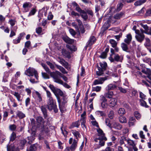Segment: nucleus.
Masks as SVG:
<instances>
[{"instance_id": "nucleus-27", "label": "nucleus", "mask_w": 151, "mask_h": 151, "mask_svg": "<svg viewBox=\"0 0 151 151\" xmlns=\"http://www.w3.org/2000/svg\"><path fill=\"white\" fill-rule=\"evenodd\" d=\"M63 39L66 43L70 44H73L74 41L73 39H71L68 37H64Z\"/></svg>"}, {"instance_id": "nucleus-48", "label": "nucleus", "mask_w": 151, "mask_h": 151, "mask_svg": "<svg viewBox=\"0 0 151 151\" xmlns=\"http://www.w3.org/2000/svg\"><path fill=\"white\" fill-rule=\"evenodd\" d=\"M119 121L120 122L122 123H126L127 122L126 118L124 116H121L119 117Z\"/></svg>"}, {"instance_id": "nucleus-2", "label": "nucleus", "mask_w": 151, "mask_h": 151, "mask_svg": "<svg viewBox=\"0 0 151 151\" xmlns=\"http://www.w3.org/2000/svg\"><path fill=\"white\" fill-rule=\"evenodd\" d=\"M49 87L56 97L57 100L59 101V100H58L60 97L59 96H62L63 95V93L62 91L60 89L56 88L52 84H50Z\"/></svg>"}, {"instance_id": "nucleus-25", "label": "nucleus", "mask_w": 151, "mask_h": 151, "mask_svg": "<svg viewBox=\"0 0 151 151\" xmlns=\"http://www.w3.org/2000/svg\"><path fill=\"white\" fill-rule=\"evenodd\" d=\"M127 37L124 39V42L128 45L129 44L132 40L131 35L129 34L127 35Z\"/></svg>"}, {"instance_id": "nucleus-5", "label": "nucleus", "mask_w": 151, "mask_h": 151, "mask_svg": "<svg viewBox=\"0 0 151 151\" xmlns=\"http://www.w3.org/2000/svg\"><path fill=\"white\" fill-rule=\"evenodd\" d=\"M24 73L25 75L30 76H32L34 75H35V77L37 79H38V75L37 72L34 69L29 67L25 72Z\"/></svg>"}, {"instance_id": "nucleus-21", "label": "nucleus", "mask_w": 151, "mask_h": 151, "mask_svg": "<svg viewBox=\"0 0 151 151\" xmlns=\"http://www.w3.org/2000/svg\"><path fill=\"white\" fill-rule=\"evenodd\" d=\"M136 120L134 117L130 116L129 118L128 124L129 127L133 126L135 125V122Z\"/></svg>"}, {"instance_id": "nucleus-44", "label": "nucleus", "mask_w": 151, "mask_h": 151, "mask_svg": "<svg viewBox=\"0 0 151 151\" xmlns=\"http://www.w3.org/2000/svg\"><path fill=\"white\" fill-rule=\"evenodd\" d=\"M109 42L113 47H115L117 45V42L113 39H110L109 40Z\"/></svg>"}, {"instance_id": "nucleus-7", "label": "nucleus", "mask_w": 151, "mask_h": 151, "mask_svg": "<svg viewBox=\"0 0 151 151\" xmlns=\"http://www.w3.org/2000/svg\"><path fill=\"white\" fill-rule=\"evenodd\" d=\"M97 131L98 132L97 136L98 137L94 139L95 142H97L98 139H103L105 140H107V139L105 137V134L102 129L100 128H99L97 129Z\"/></svg>"}, {"instance_id": "nucleus-17", "label": "nucleus", "mask_w": 151, "mask_h": 151, "mask_svg": "<svg viewBox=\"0 0 151 151\" xmlns=\"http://www.w3.org/2000/svg\"><path fill=\"white\" fill-rule=\"evenodd\" d=\"M55 80L56 83L63 85L64 87L67 88H70V86L69 85L66 83H64L61 79H59L58 78H56Z\"/></svg>"}, {"instance_id": "nucleus-55", "label": "nucleus", "mask_w": 151, "mask_h": 151, "mask_svg": "<svg viewBox=\"0 0 151 151\" xmlns=\"http://www.w3.org/2000/svg\"><path fill=\"white\" fill-rule=\"evenodd\" d=\"M134 115L137 119H139L141 117V115L137 111H135L134 113Z\"/></svg>"}, {"instance_id": "nucleus-47", "label": "nucleus", "mask_w": 151, "mask_h": 151, "mask_svg": "<svg viewBox=\"0 0 151 151\" xmlns=\"http://www.w3.org/2000/svg\"><path fill=\"white\" fill-rule=\"evenodd\" d=\"M36 149V145L35 144L31 145L29 148L27 149V151H34Z\"/></svg>"}, {"instance_id": "nucleus-50", "label": "nucleus", "mask_w": 151, "mask_h": 151, "mask_svg": "<svg viewBox=\"0 0 151 151\" xmlns=\"http://www.w3.org/2000/svg\"><path fill=\"white\" fill-rule=\"evenodd\" d=\"M96 114L98 116H104L105 114L103 111H97L96 112Z\"/></svg>"}, {"instance_id": "nucleus-56", "label": "nucleus", "mask_w": 151, "mask_h": 151, "mask_svg": "<svg viewBox=\"0 0 151 151\" xmlns=\"http://www.w3.org/2000/svg\"><path fill=\"white\" fill-rule=\"evenodd\" d=\"M114 112L113 110L110 111L108 114V117L111 119H113L114 117Z\"/></svg>"}, {"instance_id": "nucleus-39", "label": "nucleus", "mask_w": 151, "mask_h": 151, "mask_svg": "<svg viewBox=\"0 0 151 151\" xmlns=\"http://www.w3.org/2000/svg\"><path fill=\"white\" fill-rule=\"evenodd\" d=\"M46 95L48 98L47 101L54 100L52 96V94L49 91H46Z\"/></svg>"}, {"instance_id": "nucleus-52", "label": "nucleus", "mask_w": 151, "mask_h": 151, "mask_svg": "<svg viewBox=\"0 0 151 151\" xmlns=\"http://www.w3.org/2000/svg\"><path fill=\"white\" fill-rule=\"evenodd\" d=\"M16 137V133L14 132H13L11 134L10 137V141L12 142L15 139Z\"/></svg>"}, {"instance_id": "nucleus-63", "label": "nucleus", "mask_w": 151, "mask_h": 151, "mask_svg": "<svg viewBox=\"0 0 151 151\" xmlns=\"http://www.w3.org/2000/svg\"><path fill=\"white\" fill-rule=\"evenodd\" d=\"M36 12V10L35 8H33L29 12L28 16H30L35 14Z\"/></svg>"}, {"instance_id": "nucleus-30", "label": "nucleus", "mask_w": 151, "mask_h": 151, "mask_svg": "<svg viewBox=\"0 0 151 151\" xmlns=\"http://www.w3.org/2000/svg\"><path fill=\"white\" fill-rule=\"evenodd\" d=\"M56 68L59 70L63 74H66L68 72L66 71L65 68L63 67L58 65H55Z\"/></svg>"}, {"instance_id": "nucleus-23", "label": "nucleus", "mask_w": 151, "mask_h": 151, "mask_svg": "<svg viewBox=\"0 0 151 151\" xmlns=\"http://www.w3.org/2000/svg\"><path fill=\"white\" fill-rule=\"evenodd\" d=\"M116 19H114V16L113 17H110L108 19L110 23L114 24L115 25H118L119 24V22Z\"/></svg>"}, {"instance_id": "nucleus-29", "label": "nucleus", "mask_w": 151, "mask_h": 151, "mask_svg": "<svg viewBox=\"0 0 151 151\" xmlns=\"http://www.w3.org/2000/svg\"><path fill=\"white\" fill-rule=\"evenodd\" d=\"M80 125V120H78L77 121L73 122L71 125L69 127V128L71 129L74 127H78Z\"/></svg>"}, {"instance_id": "nucleus-15", "label": "nucleus", "mask_w": 151, "mask_h": 151, "mask_svg": "<svg viewBox=\"0 0 151 151\" xmlns=\"http://www.w3.org/2000/svg\"><path fill=\"white\" fill-rule=\"evenodd\" d=\"M32 6L31 3L29 2H26L23 5V7L24 9L23 11L24 12H28Z\"/></svg>"}, {"instance_id": "nucleus-18", "label": "nucleus", "mask_w": 151, "mask_h": 151, "mask_svg": "<svg viewBox=\"0 0 151 151\" xmlns=\"http://www.w3.org/2000/svg\"><path fill=\"white\" fill-rule=\"evenodd\" d=\"M96 40V38L94 36H91L87 43L86 46L89 47L91 46L95 42Z\"/></svg>"}, {"instance_id": "nucleus-11", "label": "nucleus", "mask_w": 151, "mask_h": 151, "mask_svg": "<svg viewBox=\"0 0 151 151\" xmlns=\"http://www.w3.org/2000/svg\"><path fill=\"white\" fill-rule=\"evenodd\" d=\"M36 119L37 124L39 127H41L44 125L45 121L42 117L40 116H37Z\"/></svg>"}, {"instance_id": "nucleus-9", "label": "nucleus", "mask_w": 151, "mask_h": 151, "mask_svg": "<svg viewBox=\"0 0 151 151\" xmlns=\"http://www.w3.org/2000/svg\"><path fill=\"white\" fill-rule=\"evenodd\" d=\"M135 38L138 41L142 42L144 40L145 36L143 32H140L139 30L136 31Z\"/></svg>"}, {"instance_id": "nucleus-12", "label": "nucleus", "mask_w": 151, "mask_h": 151, "mask_svg": "<svg viewBox=\"0 0 151 151\" xmlns=\"http://www.w3.org/2000/svg\"><path fill=\"white\" fill-rule=\"evenodd\" d=\"M77 147V141L74 140L73 142L70 147H67L64 150V151H74Z\"/></svg>"}, {"instance_id": "nucleus-1", "label": "nucleus", "mask_w": 151, "mask_h": 151, "mask_svg": "<svg viewBox=\"0 0 151 151\" xmlns=\"http://www.w3.org/2000/svg\"><path fill=\"white\" fill-rule=\"evenodd\" d=\"M62 99H61L60 98H59V101H58L59 104V107L61 112L63 113L65 110L66 107V104L67 102V98L64 96L63 95Z\"/></svg>"}, {"instance_id": "nucleus-6", "label": "nucleus", "mask_w": 151, "mask_h": 151, "mask_svg": "<svg viewBox=\"0 0 151 151\" xmlns=\"http://www.w3.org/2000/svg\"><path fill=\"white\" fill-rule=\"evenodd\" d=\"M74 137L76 138V139H73L72 138H70L69 140V143L70 144H72L74 142V140H75L77 141V143L78 140V138H80L81 135L79 132L76 130H72L71 131Z\"/></svg>"}, {"instance_id": "nucleus-59", "label": "nucleus", "mask_w": 151, "mask_h": 151, "mask_svg": "<svg viewBox=\"0 0 151 151\" xmlns=\"http://www.w3.org/2000/svg\"><path fill=\"white\" fill-rule=\"evenodd\" d=\"M139 97L141 99H143L145 100L146 99V96L141 92H139Z\"/></svg>"}, {"instance_id": "nucleus-46", "label": "nucleus", "mask_w": 151, "mask_h": 151, "mask_svg": "<svg viewBox=\"0 0 151 151\" xmlns=\"http://www.w3.org/2000/svg\"><path fill=\"white\" fill-rule=\"evenodd\" d=\"M127 137L124 136H122L121 137V139L119 141V143L121 145H122L124 143V141H126L127 139Z\"/></svg>"}, {"instance_id": "nucleus-13", "label": "nucleus", "mask_w": 151, "mask_h": 151, "mask_svg": "<svg viewBox=\"0 0 151 151\" xmlns=\"http://www.w3.org/2000/svg\"><path fill=\"white\" fill-rule=\"evenodd\" d=\"M41 109L42 112L43 116L45 119H47V122H49V120H50L52 119V118L49 117L47 118L48 115L47 114V111L46 108L45 106H42L41 107Z\"/></svg>"}, {"instance_id": "nucleus-20", "label": "nucleus", "mask_w": 151, "mask_h": 151, "mask_svg": "<svg viewBox=\"0 0 151 151\" xmlns=\"http://www.w3.org/2000/svg\"><path fill=\"white\" fill-rule=\"evenodd\" d=\"M111 127V129L114 128L118 130L121 129L122 128L121 124L116 122H114L112 123Z\"/></svg>"}, {"instance_id": "nucleus-22", "label": "nucleus", "mask_w": 151, "mask_h": 151, "mask_svg": "<svg viewBox=\"0 0 151 151\" xmlns=\"http://www.w3.org/2000/svg\"><path fill=\"white\" fill-rule=\"evenodd\" d=\"M61 53L62 55L65 57L68 58H70L71 57L70 52L67 51L65 49H63L62 50Z\"/></svg>"}, {"instance_id": "nucleus-45", "label": "nucleus", "mask_w": 151, "mask_h": 151, "mask_svg": "<svg viewBox=\"0 0 151 151\" xmlns=\"http://www.w3.org/2000/svg\"><path fill=\"white\" fill-rule=\"evenodd\" d=\"M121 46L123 50L127 51L128 50V46L127 44L124 43H122L121 44Z\"/></svg>"}, {"instance_id": "nucleus-8", "label": "nucleus", "mask_w": 151, "mask_h": 151, "mask_svg": "<svg viewBox=\"0 0 151 151\" xmlns=\"http://www.w3.org/2000/svg\"><path fill=\"white\" fill-rule=\"evenodd\" d=\"M123 56L122 55H119L117 54H114V55L113 57H109V59L111 62H113L114 61L117 62H122L123 60Z\"/></svg>"}, {"instance_id": "nucleus-10", "label": "nucleus", "mask_w": 151, "mask_h": 151, "mask_svg": "<svg viewBox=\"0 0 151 151\" xmlns=\"http://www.w3.org/2000/svg\"><path fill=\"white\" fill-rule=\"evenodd\" d=\"M61 75V73L58 71H56L55 72L50 73V76L53 78L54 81L55 82V79L56 78L61 79L60 76Z\"/></svg>"}, {"instance_id": "nucleus-26", "label": "nucleus", "mask_w": 151, "mask_h": 151, "mask_svg": "<svg viewBox=\"0 0 151 151\" xmlns=\"http://www.w3.org/2000/svg\"><path fill=\"white\" fill-rule=\"evenodd\" d=\"M60 129L61 131V133L65 138L67 137L68 133L67 131V128L66 127H63L62 126L60 127Z\"/></svg>"}, {"instance_id": "nucleus-19", "label": "nucleus", "mask_w": 151, "mask_h": 151, "mask_svg": "<svg viewBox=\"0 0 151 151\" xmlns=\"http://www.w3.org/2000/svg\"><path fill=\"white\" fill-rule=\"evenodd\" d=\"M109 102V104L110 106V107H114L116 104L117 100L115 98H112L110 99Z\"/></svg>"}, {"instance_id": "nucleus-24", "label": "nucleus", "mask_w": 151, "mask_h": 151, "mask_svg": "<svg viewBox=\"0 0 151 151\" xmlns=\"http://www.w3.org/2000/svg\"><path fill=\"white\" fill-rule=\"evenodd\" d=\"M11 93L16 98L18 101H22L21 99V96L19 93L17 92L12 91H11Z\"/></svg>"}, {"instance_id": "nucleus-33", "label": "nucleus", "mask_w": 151, "mask_h": 151, "mask_svg": "<svg viewBox=\"0 0 151 151\" xmlns=\"http://www.w3.org/2000/svg\"><path fill=\"white\" fill-rule=\"evenodd\" d=\"M114 95L112 91H108L107 93H106L104 94V96L110 99L112 98Z\"/></svg>"}, {"instance_id": "nucleus-62", "label": "nucleus", "mask_w": 151, "mask_h": 151, "mask_svg": "<svg viewBox=\"0 0 151 151\" xmlns=\"http://www.w3.org/2000/svg\"><path fill=\"white\" fill-rule=\"evenodd\" d=\"M151 70L147 68L146 70L144 69L142 70V72L148 75Z\"/></svg>"}, {"instance_id": "nucleus-34", "label": "nucleus", "mask_w": 151, "mask_h": 151, "mask_svg": "<svg viewBox=\"0 0 151 151\" xmlns=\"http://www.w3.org/2000/svg\"><path fill=\"white\" fill-rule=\"evenodd\" d=\"M146 1V0H139L136 1L134 3L135 6H138L141 5Z\"/></svg>"}, {"instance_id": "nucleus-58", "label": "nucleus", "mask_w": 151, "mask_h": 151, "mask_svg": "<svg viewBox=\"0 0 151 151\" xmlns=\"http://www.w3.org/2000/svg\"><path fill=\"white\" fill-rule=\"evenodd\" d=\"M17 127L14 124H11L9 126V129L12 131H15Z\"/></svg>"}, {"instance_id": "nucleus-57", "label": "nucleus", "mask_w": 151, "mask_h": 151, "mask_svg": "<svg viewBox=\"0 0 151 151\" xmlns=\"http://www.w3.org/2000/svg\"><path fill=\"white\" fill-rule=\"evenodd\" d=\"M101 87L99 86H96L95 87H93L92 88L93 91L99 92L100 91L101 89Z\"/></svg>"}, {"instance_id": "nucleus-54", "label": "nucleus", "mask_w": 151, "mask_h": 151, "mask_svg": "<svg viewBox=\"0 0 151 151\" xmlns=\"http://www.w3.org/2000/svg\"><path fill=\"white\" fill-rule=\"evenodd\" d=\"M99 140V145L101 147L104 146L105 145V142L106 140H105L103 139H98V140Z\"/></svg>"}, {"instance_id": "nucleus-51", "label": "nucleus", "mask_w": 151, "mask_h": 151, "mask_svg": "<svg viewBox=\"0 0 151 151\" xmlns=\"http://www.w3.org/2000/svg\"><path fill=\"white\" fill-rule=\"evenodd\" d=\"M42 28L41 27H38L36 29V32L39 35H42Z\"/></svg>"}, {"instance_id": "nucleus-4", "label": "nucleus", "mask_w": 151, "mask_h": 151, "mask_svg": "<svg viewBox=\"0 0 151 151\" xmlns=\"http://www.w3.org/2000/svg\"><path fill=\"white\" fill-rule=\"evenodd\" d=\"M99 65L100 67H98V70L96 71V74L99 76H101L104 74V72L106 70L107 64L106 62H101Z\"/></svg>"}, {"instance_id": "nucleus-42", "label": "nucleus", "mask_w": 151, "mask_h": 151, "mask_svg": "<svg viewBox=\"0 0 151 151\" xmlns=\"http://www.w3.org/2000/svg\"><path fill=\"white\" fill-rule=\"evenodd\" d=\"M67 70L70 69L68 63L65 60L60 63Z\"/></svg>"}, {"instance_id": "nucleus-40", "label": "nucleus", "mask_w": 151, "mask_h": 151, "mask_svg": "<svg viewBox=\"0 0 151 151\" xmlns=\"http://www.w3.org/2000/svg\"><path fill=\"white\" fill-rule=\"evenodd\" d=\"M116 88L117 86L116 85L112 84H109L107 87L108 91L114 90Z\"/></svg>"}, {"instance_id": "nucleus-16", "label": "nucleus", "mask_w": 151, "mask_h": 151, "mask_svg": "<svg viewBox=\"0 0 151 151\" xmlns=\"http://www.w3.org/2000/svg\"><path fill=\"white\" fill-rule=\"evenodd\" d=\"M41 134L42 135H44V134H47L50 132L48 127L44 125L41 127Z\"/></svg>"}, {"instance_id": "nucleus-53", "label": "nucleus", "mask_w": 151, "mask_h": 151, "mask_svg": "<svg viewBox=\"0 0 151 151\" xmlns=\"http://www.w3.org/2000/svg\"><path fill=\"white\" fill-rule=\"evenodd\" d=\"M41 65L45 69V70L48 73H49L50 74V73L51 72H50V69L47 66V65L44 63H42Z\"/></svg>"}, {"instance_id": "nucleus-36", "label": "nucleus", "mask_w": 151, "mask_h": 151, "mask_svg": "<svg viewBox=\"0 0 151 151\" xmlns=\"http://www.w3.org/2000/svg\"><path fill=\"white\" fill-rule=\"evenodd\" d=\"M79 120L80 122H81V124L82 127L83 128L84 127L86 128V126L85 125V124L86 123V118H81V119Z\"/></svg>"}, {"instance_id": "nucleus-35", "label": "nucleus", "mask_w": 151, "mask_h": 151, "mask_svg": "<svg viewBox=\"0 0 151 151\" xmlns=\"http://www.w3.org/2000/svg\"><path fill=\"white\" fill-rule=\"evenodd\" d=\"M80 16L85 21L88 18L86 12L84 10L83 12H82L81 13H80Z\"/></svg>"}, {"instance_id": "nucleus-60", "label": "nucleus", "mask_w": 151, "mask_h": 151, "mask_svg": "<svg viewBox=\"0 0 151 151\" xmlns=\"http://www.w3.org/2000/svg\"><path fill=\"white\" fill-rule=\"evenodd\" d=\"M110 120L108 118H106L105 120V122L106 125L109 127L110 128L111 127L112 125L110 123Z\"/></svg>"}, {"instance_id": "nucleus-28", "label": "nucleus", "mask_w": 151, "mask_h": 151, "mask_svg": "<svg viewBox=\"0 0 151 151\" xmlns=\"http://www.w3.org/2000/svg\"><path fill=\"white\" fill-rule=\"evenodd\" d=\"M124 14V13L123 12H120L115 14L114 15V17L115 19H119L122 17Z\"/></svg>"}, {"instance_id": "nucleus-61", "label": "nucleus", "mask_w": 151, "mask_h": 151, "mask_svg": "<svg viewBox=\"0 0 151 151\" xmlns=\"http://www.w3.org/2000/svg\"><path fill=\"white\" fill-rule=\"evenodd\" d=\"M123 4L121 3H120L118 4L117 6V11H120L122 9V7L123 6Z\"/></svg>"}, {"instance_id": "nucleus-64", "label": "nucleus", "mask_w": 151, "mask_h": 151, "mask_svg": "<svg viewBox=\"0 0 151 151\" xmlns=\"http://www.w3.org/2000/svg\"><path fill=\"white\" fill-rule=\"evenodd\" d=\"M145 14L146 16H151V9L147 10L146 11Z\"/></svg>"}, {"instance_id": "nucleus-32", "label": "nucleus", "mask_w": 151, "mask_h": 151, "mask_svg": "<svg viewBox=\"0 0 151 151\" xmlns=\"http://www.w3.org/2000/svg\"><path fill=\"white\" fill-rule=\"evenodd\" d=\"M110 23L109 21L108 20L103 25L102 29L104 30L107 29L110 26Z\"/></svg>"}, {"instance_id": "nucleus-43", "label": "nucleus", "mask_w": 151, "mask_h": 151, "mask_svg": "<svg viewBox=\"0 0 151 151\" xmlns=\"http://www.w3.org/2000/svg\"><path fill=\"white\" fill-rule=\"evenodd\" d=\"M127 142L129 145L132 146L133 147H134L135 146V144L134 141L130 139H127Z\"/></svg>"}, {"instance_id": "nucleus-41", "label": "nucleus", "mask_w": 151, "mask_h": 151, "mask_svg": "<svg viewBox=\"0 0 151 151\" xmlns=\"http://www.w3.org/2000/svg\"><path fill=\"white\" fill-rule=\"evenodd\" d=\"M17 112V115L19 119L23 118L25 116V114L20 111H18Z\"/></svg>"}, {"instance_id": "nucleus-49", "label": "nucleus", "mask_w": 151, "mask_h": 151, "mask_svg": "<svg viewBox=\"0 0 151 151\" xmlns=\"http://www.w3.org/2000/svg\"><path fill=\"white\" fill-rule=\"evenodd\" d=\"M118 114L120 116L124 115L125 113V111L124 108H120L118 111Z\"/></svg>"}, {"instance_id": "nucleus-3", "label": "nucleus", "mask_w": 151, "mask_h": 151, "mask_svg": "<svg viewBox=\"0 0 151 151\" xmlns=\"http://www.w3.org/2000/svg\"><path fill=\"white\" fill-rule=\"evenodd\" d=\"M47 107L48 109L50 111L53 110L55 113H57L58 111V109L57 108L56 101L55 100L47 101Z\"/></svg>"}, {"instance_id": "nucleus-37", "label": "nucleus", "mask_w": 151, "mask_h": 151, "mask_svg": "<svg viewBox=\"0 0 151 151\" xmlns=\"http://www.w3.org/2000/svg\"><path fill=\"white\" fill-rule=\"evenodd\" d=\"M145 41L144 45L147 48H148L151 46L150 40L149 38H145Z\"/></svg>"}, {"instance_id": "nucleus-31", "label": "nucleus", "mask_w": 151, "mask_h": 151, "mask_svg": "<svg viewBox=\"0 0 151 151\" xmlns=\"http://www.w3.org/2000/svg\"><path fill=\"white\" fill-rule=\"evenodd\" d=\"M139 101L140 105L141 106L146 108H149V106L147 104V103L144 101V100L143 99H139Z\"/></svg>"}, {"instance_id": "nucleus-14", "label": "nucleus", "mask_w": 151, "mask_h": 151, "mask_svg": "<svg viewBox=\"0 0 151 151\" xmlns=\"http://www.w3.org/2000/svg\"><path fill=\"white\" fill-rule=\"evenodd\" d=\"M107 79V77H101L95 80L93 82V84L96 85L99 84H102Z\"/></svg>"}, {"instance_id": "nucleus-38", "label": "nucleus", "mask_w": 151, "mask_h": 151, "mask_svg": "<svg viewBox=\"0 0 151 151\" xmlns=\"http://www.w3.org/2000/svg\"><path fill=\"white\" fill-rule=\"evenodd\" d=\"M66 47L71 51H75L77 50V48L76 46L73 45H67Z\"/></svg>"}]
</instances>
